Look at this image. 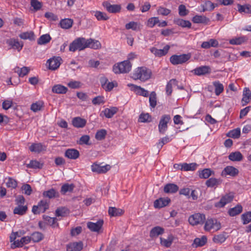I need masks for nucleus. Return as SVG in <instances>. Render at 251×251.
Listing matches in <instances>:
<instances>
[{"label":"nucleus","mask_w":251,"mask_h":251,"mask_svg":"<svg viewBox=\"0 0 251 251\" xmlns=\"http://www.w3.org/2000/svg\"><path fill=\"white\" fill-rule=\"evenodd\" d=\"M151 74V71L146 67H138L133 71L132 78L135 80L145 81L150 78Z\"/></svg>","instance_id":"nucleus-1"},{"label":"nucleus","mask_w":251,"mask_h":251,"mask_svg":"<svg viewBox=\"0 0 251 251\" xmlns=\"http://www.w3.org/2000/svg\"><path fill=\"white\" fill-rule=\"evenodd\" d=\"M131 63L129 60H126L115 64L113 66V71L116 74H126L131 71Z\"/></svg>","instance_id":"nucleus-2"},{"label":"nucleus","mask_w":251,"mask_h":251,"mask_svg":"<svg viewBox=\"0 0 251 251\" xmlns=\"http://www.w3.org/2000/svg\"><path fill=\"white\" fill-rule=\"evenodd\" d=\"M204 229L210 232H216L221 228V223L216 219L208 218L205 220Z\"/></svg>","instance_id":"nucleus-3"},{"label":"nucleus","mask_w":251,"mask_h":251,"mask_svg":"<svg viewBox=\"0 0 251 251\" xmlns=\"http://www.w3.org/2000/svg\"><path fill=\"white\" fill-rule=\"evenodd\" d=\"M86 39L84 38H78L71 43L69 46V50L75 52L76 50H81L87 48Z\"/></svg>","instance_id":"nucleus-4"},{"label":"nucleus","mask_w":251,"mask_h":251,"mask_svg":"<svg viewBox=\"0 0 251 251\" xmlns=\"http://www.w3.org/2000/svg\"><path fill=\"white\" fill-rule=\"evenodd\" d=\"M171 117L170 115L165 114L161 117L158 124V130L160 133L164 134L168 129V124L171 122Z\"/></svg>","instance_id":"nucleus-5"},{"label":"nucleus","mask_w":251,"mask_h":251,"mask_svg":"<svg viewBox=\"0 0 251 251\" xmlns=\"http://www.w3.org/2000/svg\"><path fill=\"white\" fill-rule=\"evenodd\" d=\"M205 220V215L200 213H195L190 216L188 219L189 223L192 226L202 225Z\"/></svg>","instance_id":"nucleus-6"},{"label":"nucleus","mask_w":251,"mask_h":251,"mask_svg":"<svg viewBox=\"0 0 251 251\" xmlns=\"http://www.w3.org/2000/svg\"><path fill=\"white\" fill-rule=\"evenodd\" d=\"M190 58L189 54H183L180 55H173L170 58L171 63L173 65H177L184 63Z\"/></svg>","instance_id":"nucleus-7"},{"label":"nucleus","mask_w":251,"mask_h":251,"mask_svg":"<svg viewBox=\"0 0 251 251\" xmlns=\"http://www.w3.org/2000/svg\"><path fill=\"white\" fill-rule=\"evenodd\" d=\"M61 58L59 56H53L48 59L47 64L49 66V69L52 71L57 69L61 64Z\"/></svg>","instance_id":"nucleus-8"},{"label":"nucleus","mask_w":251,"mask_h":251,"mask_svg":"<svg viewBox=\"0 0 251 251\" xmlns=\"http://www.w3.org/2000/svg\"><path fill=\"white\" fill-rule=\"evenodd\" d=\"M91 168L93 172L97 174H104L110 169L111 166L108 164L100 166V164L94 163L91 165Z\"/></svg>","instance_id":"nucleus-9"},{"label":"nucleus","mask_w":251,"mask_h":251,"mask_svg":"<svg viewBox=\"0 0 251 251\" xmlns=\"http://www.w3.org/2000/svg\"><path fill=\"white\" fill-rule=\"evenodd\" d=\"M234 196L232 193H229L222 197L220 201L215 204L217 207H223L226 204L231 202L233 199Z\"/></svg>","instance_id":"nucleus-10"},{"label":"nucleus","mask_w":251,"mask_h":251,"mask_svg":"<svg viewBox=\"0 0 251 251\" xmlns=\"http://www.w3.org/2000/svg\"><path fill=\"white\" fill-rule=\"evenodd\" d=\"M239 173L238 170L230 166H226L222 171L221 173V176L226 177V176H230L232 177L236 176Z\"/></svg>","instance_id":"nucleus-11"},{"label":"nucleus","mask_w":251,"mask_h":251,"mask_svg":"<svg viewBox=\"0 0 251 251\" xmlns=\"http://www.w3.org/2000/svg\"><path fill=\"white\" fill-rule=\"evenodd\" d=\"M83 247L81 241L70 243L66 246L67 251H80Z\"/></svg>","instance_id":"nucleus-12"},{"label":"nucleus","mask_w":251,"mask_h":251,"mask_svg":"<svg viewBox=\"0 0 251 251\" xmlns=\"http://www.w3.org/2000/svg\"><path fill=\"white\" fill-rule=\"evenodd\" d=\"M169 45H166L163 49H157L155 47H152L150 49V51L151 53L154 54L155 56L161 57L166 55L170 49Z\"/></svg>","instance_id":"nucleus-13"},{"label":"nucleus","mask_w":251,"mask_h":251,"mask_svg":"<svg viewBox=\"0 0 251 251\" xmlns=\"http://www.w3.org/2000/svg\"><path fill=\"white\" fill-rule=\"evenodd\" d=\"M6 44L11 46L13 49H16L20 51L24 46L22 42H19L17 39L11 38L7 40Z\"/></svg>","instance_id":"nucleus-14"},{"label":"nucleus","mask_w":251,"mask_h":251,"mask_svg":"<svg viewBox=\"0 0 251 251\" xmlns=\"http://www.w3.org/2000/svg\"><path fill=\"white\" fill-rule=\"evenodd\" d=\"M192 72L195 75L200 76L209 74L211 72V69L208 66H202L195 68Z\"/></svg>","instance_id":"nucleus-15"},{"label":"nucleus","mask_w":251,"mask_h":251,"mask_svg":"<svg viewBox=\"0 0 251 251\" xmlns=\"http://www.w3.org/2000/svg\"><path fill=\"white\" fill-rule=\"evenodd\" d=\"M118 111L116 107H110L105 108L100 114L101 117L104 116L107 118H111Z\"/></svg>","instance_id":"nucleus-16"},{"label":"nucleus","mask_w":251,"mask_h":251,"mask_svg":"<svg viewBox=\"0 0 251 251\" xmlns=\"http://www.w3.org/2000/svg\"><path fill=\"white\" fill-rule=\"evenodd\" d=\"M103 5L106 10L110 13H118L121 9V6L119 4H111L109 2H104L103 3Z\"/></svg>","instance_id":"nucleus-17"},{"label":"nucleus","mask_w":251,"mask_h":251,"mask_svg":"<svg viewBox=\"0 0 251 251\" xmlns=\"http://www.w3.org/2000/svg\"><path fill=\"white\" fill-rule=\"evenodd\" d=\"M128 86L131 87V90L140 96L147 97L149 95V92L140 86L132 84H128Z\"/></svg>","instance_id":"nucleus-18"},{"label":"nucleus","mask_w":251,"mask_h":251,"mask_svg":"<svg viewBox=\"0 0 251 251\" xmlns=\"http://www.w3.org/2000/svg\"><path fill=\"white\" fill-rule=\"evenodd\" d=\"M170 201L169 198H161L154 201V206L156 208H161L168 205Z\"/></svg>","instance_id":"nucleus-19"},{"label":"nucleus","mask_w":251,"mask_h":251,"mask_svg":"<svg viewBox=\"0 0 251 251\" xmlns=\"http://www.w3.org/2000/svg\"><path fill=\"white\" fill-rule=\"evenodd\" d=\"M103 224L102 220H99L96 223L90 222L87 223V227L92 231L98 232L101 228Z\"/></svg>","instance_id":"nucleus-20"},{"label":"nucleus","mask_w":251,"mask_h":251,"mask_svg":"<svg viewBox=\"0 0 251 251\" xmlns=\"http://www.w3.org/2000/svg\"><path fill=\"white\" fill-rule=\"evenodd\" d=\"M251 100V92L249 88H245L243 91V98L242 99V104L246 105Z\"/></svg>","instance_id":"nucleus-21"},{"label":"nucleus","mask_w":251,"mask_h":251,"mask_svg":"<svg viewBox=\"0 0 251 251\" xmlns=\"http://www.w3.org/2000/svg\"><path fill=\"white\" fill-rule=\"evenodd\" d=\"M65 155L69 159H76L78 158L79 156V152L77 150L70 149L66 151Z\"/></svg>","instance_id":"nucleus-22"},{"label":"nucleus","mask_w":251,"mask_h":251,"mask_svg":"<svg viewBox=\"0 0 251 251\" xmlns=\"http://www.w3.org/2000/svg\"><path fill=\"white\" fill-rule=\"evenodd\" d=\"M68 88L65 86L61 84L54 85L52 87V92L58 94H65L68 91Z\"/></svg>","instance_id":"nucleus-23"},{"label":"nucleus","mask_w":251,"mask_h":251,"mask_svg":"<svg viewBox=\"0 0 251 251\" xmlns=\"http://www.w3.org/2000/svg\"><path fill=\"white\" fill-rule=\"evenodd\" d=\"M43 196L44 197L48 198L49 199H53L58 198L59 194L56 190L51 188L47 191H45L43 193Z\"/></svg>","instance_id":"nucleus-24"},{"label":"nucleus","mask_w":251,"mask_h":251,"mask_svg":"<svg viewBox=\"0 0 251 251\" xmlns=\"http://www.w3.org/2000/svg\"><path fill=\"white\" fill-rule=\"evenodd\" d=\"M87 48H90L95 50L99 49L101 47L100 43L98 41L91 38L86 39Z\"/></svg>","instance_id":"nucleus-25"},{"label":"nucleus","mask_w":251,"mask_h":251,"mask_svg":"<svg viewBox=\"0 0 251 251\" xmlns=\"http://www.w3.org/2000/svg\"><path fill=\"white\" fill-rule=\"evenodd\" d=\"M219 43L217 40L214 39H211L207 41L202 42L201 47L203 49H209L210 47H217Z\"/></svg>","instance_id":"nucleus-26"},{"label":"nucleus","mask_w":251,"mask_h":251,"mask_svg":"<svg viewBox=\"0 0 251 251\" xmlns=\"http://www.w3.org/2000/svg\"><path fill=\"white\" fill-rule=\"evenodd\" d=\"M178 187L174 183H168L164 188V191L166 193H175L178 190Z\"/></svg>","instance_id":"nucleus-27"},{"label":"nucleus","mask_w":251,"mask_h":251,"mask_svg":"<svg viewBox=\"0 0 251 251\" xmlns=\"http://www.w3.org/2000/svg\"><path fill=\"white\" fill-rule=\"evenodd\" d=\"M27 210V205H17L13 210V213L20 216H23L26 213Z\"/></svg>","instance_id":"nucleus-28"},{"label":"nucleus","mask_w":251,"mask_h":251,"mask_svg":"<svg viewBox=\"0 0 251 251\" xmlns=\"http://www.w3.org/2000/svg\"><path fill=\"white\" fill-rule=\"evenodd\" d=\"M86 120L80 117L74 118L72 121L73 125L77 128L83 127L86 125Z\"/></svg>","instance_id":"nucleus-29"},{"label":"nucleus","mask_w":251,"mask_h":251,"mask_svg":"<svg viewBox=\"0 0 251 251\" xmlns=\"http://www.w3.org/2000/svg\"><path fill=\"white\" fill-rule=\"evenodd\" d=\"M29 149L31 152L40 153L45 150L46 147L41 143H33L29 147Z\"/></svg>","instance_id":"nucleus-30"},{"label":"nucleus","mask_w":251,"mask_h":251,"mask_svg":"<svg viewBox=\"0 0 251 251\" xmlns=\"http://www.w3.org/2000/svg\"><path fill=\"white\" fill-rule=\"evenodd\" d=\"M192 21L196 24H207L209 21V19L205 16L197 15L193 17Z\"/></svg>","instance_id":"nucleus-31"},{"label":"nucleus","mask_w":251,"mask_h":251,"mask_svg":"<svg viewBox=\"0 0 251 251\" xmlns=\"http://www.w3.org/2000/svg\"><path fill=\"white\" fill-rule=\"evenodd\" d=\"M125 27L126 29H131L134 31H139L141 30L142 25L139 23L132 21L126 24Z\"/></svg>","instance_id":"nucleus-32"},{"label":"nucleus","mask_w":251,"mask_h":251,"mask_svg":"<svg viewBox=\"0 0 251 251\" xmlns=\"http://www.w3.org/2000/svg\"><path fill=\"white\" fill-rule=\"evenodd\" d=\"M164 232L163 228L157 226L151 229L150 231V236L151 238L156 237L159 235L162 234Z\"/></svg>","instance_id":"nucleus-33"},{"label":"nucleus","mask_w":251,"mask_h":251,"mask_svg":"<svg viewBox=\"0 0 251 251\" xmlns=\"http://www.w3.org/2000/svg\"><path fill=\"white\" fill-rule=\"evenodd\" d=\"M214 174V172L210 169H204L199 171V176L201 178H208Z\"/></svg>","instance_id":"nucleus-34"},{"label":"nucleus","mask_w":251,"mask_h":251,"mask_svg":"<svg viewBox=\"0 0 251 251\" xmlns=\"http://www.w3.org/2000/svg\"><path fill=\"white\" fill-rule=\"evenodd\" d=\"M174 239V236L172 234L169 235L167 239L160 237V243L161 245L168 248L172 245Z\"/></svg>","instance_id":"nucleus-35"},{"label":"nucleus","mask_w":251,"mask_h":251,"mask_svg":"<svg viewBox=\"0 0 251 251\" xmlns=\"http://www.w3.org/2000/svg\"><path fill=\"white\" fill-rule=\"evenodd\" d=\"M228 159L232 161H240L243 159V155L240 151L231 152Z\"/></svg>","instance_id":"nucleus-36"},{"label":"nucleus","mask_w":251,"mask_h":251,"mask_svg":"<svg viewBox=\"0 0 251 251\" xmlns=\"http://www.w3.org/2000/svg\"><path fill=\"white\" fill-rule=\"evenodd\" d=\"M227 234L226 232L215 235L213 238V241L215 243H222L225 241L227 238Z\"/></svg>","instance_id":"nucleus-37"},{"label":"nucleus","mask_w":251,"mask_h":251,"mask_svg":"<svg viewBox=\"0 0 251 251\" xmlns=\"http://www.w3.org/2000/svg\"><path fill=\"white\" fill-rule=\"evenodd\" d=\"M221 183L222 180L220 179L211 177L206 180L205 184L208 187H213L220 185Z\"/></svg>","instance_id":"nucleus-38"},{"label":"nucleus","mask_w":251,"mask_h":251,"mask_svg":"<svg viewBox=\"0 0 251 251\" xmlns=\"http://www.w3.org/2000/svg\"><path fill=\"white\" fill-rule=\"evenodd\" d=\"M198 165L195 163L187 164L186 163H182L181 171H194L196 169Z\"/></svg>","instance_id":"nucleus-39"},{"label":"nucleus","mask_w":251,"mask_h":251,"mask_svg":"<svg viewBox=\"0 0 251 251\" xmlns=\"http://www.w3.org/2000/svg\"><path fill=\"white\" fill-rule=\"evenodd\" d=\"M108 213L111 216H119L124 213V211L120 208L110 207L108 209Z\"/></svg>","instance_id":"nucleus-40"},{"label":"nucleus","mask_w":251,"mask_h":251,"mask_svg":"<svg viewBox=\"0 0 251 251\" xmlns=\"http://www.w3.org/2000/svg\"><path fill=\"white\" fill-rule=\"evenodd\" d=\"M201 6L202 7L201 12L212 11L215 7L214 4L209 0L206 1L204 3L201 4Z\"/></svg>","instance_id":"nucleus-41"},{"label":"nucleus","mask_w":251,"mask_h":251,"mask_svg":"<svg viewBox=\"0 0 251 251\" xmlns=\"http://www.w3.org/2000/svg\"><path fill=\"white\" fill-rule=\"evenodd\" d=\"M73 21L71 19H64L61 20L60 22V25L61 28L64 29H69L73 25Z\"/></svg>","instance_id":"nucleus-42"},{"label":"nucleus","mask_w":251,"mask_h":251,"mask_svg":"<svg viewBox=\"0 0 251 251\" xmlns=\"http://www.w3.org/2000/svg\"><path fill=\"white\" fill-rule=\"evenodd\" d=\"M177 81L175 79H172L168 82L166 87V92L168 95L172 94L173 86L177 85Z\"/></svg>","instance_id":"nucleus-43"},{"label":"nucleus","mask_w":251,"mask_h":251,"mask_svg":"<svg viewBox=\"0 0 251 251\" xmlns=\"http://www.w3.org/2000/svg\"><path fill=\"white\" fill-rule=\"evenodd\" d=\"M174 22L178 25L181 26L182 27L190 28L191 26V23L189 21L176 19L174 20Z\"/></svg>","instance_id":"nucleus-44"},{"label":"nucleus","mask_w":251,"mask_h":251,"mask_svg":"<svg viewBox=\"0 0 251 251\" xmlns=\"http://www.w3.org/2000/svg\"><path fill=\"white\" fill-rule=\"evenodd\" d=\"M242 211V207L240 205H237L233 208H230L228 213L230 216H235L239 214Z\"/></svg>","instance_id":"nucleus-45"},{"label":"nucleus","mask_w":251,"mask_h":251,"mask_svg":"<svg viewBox=\"0 0 251 251\" xmlns=\"http://www.w3.org/2000/svg\"><path fill=\"white\" fill-rule=\"evenodd\" d=\"M43 166V164L36 160H31L29 164H27V167L29 168L34 169H41Z\"/></svg>","instance_id":"nucleus-46"},{"label":"nucleus","mask_w":251,"mask_h":251,"mask_svg":"<svg viewBox=\"0 0 251 251\" xmlns=\"http://www.w3.org/2000/svg\"><path fill=\"white\" fill-rule=\"evenodd\" d=\"M74 187L75 186L73 184L66 183L62 186L60 192L62 194L65 195L67 192H72Z\"/></svg>","instance_id":"nucleus-47"},{"label":"nucleus","mask_w":251,"mask_h":251,"mask_svg":"<svg viewBox=\"0 0 251 251\" xmlns=\"http://www.w3.org/2000/svg\"><path fill=\"white\" fill-rule=\"evenodd\" d=\"M19 37L24 40L28 39L32 41L35 39L34 34L32 31L23 32L19 35Z\"/></svg>","instance_id":"nucleus-48"},{"label":"nucleus","mask_w":251,"mask_h":251,"mask_svg":"<svg viewBox=\"0 0 251 251\" xmlns=\"http://www.w3.org/2000/svg\"><path fill=\"white\" fill-rule=\"evenodd\" d=\"M29 69L27 67H23L21 68L17 67L15 69V72H17L20 77H23L29 73Z\"/></svg>","instance_id":"nucleus-49"},{"label":"nucleus","mask_w":251,"mask_h":251,"mask_svg":"<svg viewBox=\"0 0 251 251\" xmlns=\"http://www.w3.org/2000/svg\"><path fill=\"white\" fill-rule=\"evenodd\" d=\"M37 205L39 208V211L41 213L45 212L49 207V203L46 200H41L38 202Z\"/></svg>","instance_id":"nucleus-50"},{"label":"nucleus","mask_w":251,"mask_h":251,"mask_svg":"<svg viewBox=\"0 0 251 251\" xmlns=\"http://www.w3.org/2000/svg\"><path fill=\"white\" fill-rule=\"evenodd\" d=\"M158 23H159L158 17H151L148 20L146 25L150 28H153L156 25H157Z\"/></svg>","instance_id":"nucleus-51"},{"label":"nucleus","mask_w":251,"mask_h":251,"mask_svg":"<svg viewBox=\"0 0 251 251\" xmlns=\"http://www.w3.org/2000/svg\"><path fill=\"white\" fill-rule=\"evenodd\" d=\"M215 87V93L217 96H219L224 91V86L219 81L213 82Z\"/></svg>","instance_id":"nucleus-52"},{"label":"nucleus","mask_w":251,"mask_h":251,"mask_svg":"<svg viewBox=\"0 0 251 251\" xmlns=\"http://www.w3.org/2000/svg\"><path fill=\"white\" fill-rule=\"evenodd\" d=\"M94 16L96 17V18L99 21L103 20L105 21L109 19V17L107 16L106 14L99 11H94Z\"/></svg>","instance_id":"nucleus-53"},{"label":"nucleus","mask_w":251,"mask_h":251,"mask_svg":"<svg viewBox=\"0 0 251 251\" xmlns=\"http://www.w3.org/2000/svg\"><path fill=\"white\" fill-rule=\"evenodd\" d=\"M51 40V37L49 34H44L42 35L38 40L39 45H43L48 43Z\"/></svg>","instance_id":"nucleus-54"},{"label":"nucleus","mask_w":251,"mask_h":251,"mask_svg":"<svg viewBox=\"0 0 251 251\" xmlns=\"http://www.w3.org/2000/svg\"><path fill=\"white\" fill-rule=\"evenodd\" d=\"M150 105L152 108H154L156 105V95L155 92L151 93L149 97Z\"/></svg>","instance_id":"nucleus-55"},{"label":"nucleus","mask_w":251,"mask_h":251,"mask_svg":"<svg viewBox=\"0 0 251 251\" xmlns=\"http://www.w3.org/2000/svg\"><path fill=\"white\" fill-rule=\"evenodd\" d=\"M82 83L79 81L71 80L68 83L67 85L71 89H78L82 86Z\"/></svg>","instance_id":"nucleus-56"},{"label":"nucleus","mask_w":251,"mask_h":251,"mask_svg":"<svg viewBox=\"0 0 251 251\" xmlns=\"http://www.w3.org/2000/svg\"><path fill=\"white\" fill-rule=\"evenodd\" d=\"M30 238L34 242H38L43 239V235L40 232H35L31 234Z\"/></svg>","instance_id":"nucleus-57"},{"label":"nucleus","mask_w":251,"mask_h":251,"mask_svg":"<svg viewBox=\"0 0 251 251\" xmlns=\"http://www.w3.org/2000/svg\"><path fill=\"white\" fill-rule=\"evenodd\" d=\"M246 41V37H240L238 38H235L233 39H231L229 41V43L231 45H241Z\"/></svg>","instance_id":"nucleus-58"},{"label":"nucleus","mask_w":251,"mask_h":251,"mask_svg":"<svg viewBox=\"0 0 251 251\" xmlns=\"http://www.w3.org/2000/svg\"><path fill=\"white\" fill-rule=\"evenodd\" d=\"M43 106V102L41 101H37L31 104L30 109L33 112L40 111Z\"/></svg>","instance_id":"nucleus-59"},{"label":"nucleus","mask_w":251,"mask_h":251,"mask_svg":"<svg viewBox=\"0 0 251 251\" xmlns=\"http://www.w3.org/2000/svg\"><path fill=\"white\" fill-rule=\"evenodd\" d=\"M151 121V117L148 113H142L139 116V122H150Z\"/></svg>","instance_id":"nucleus-60"},{"label":"nucleus","mask_w":251,"mask_h":251,"mask_svg":"<svg viewBox=\"0 0 251 251\" xmlns=\"http://www.w3.org/2000/svg\"><path fill=\"white\" fill-rule=\"evenodd\" d=\"M240 133V128H237L230 131L228 133V136L230 137L237 139L239 137Z\"/></svg>","instance_id":"nucleus-61"},{"label":"nucleus","mask_w":251,"mask_h":251,"mask_svg":"<svg viewBox=\"0 0 251 251\" xmlns=\"http://www.w3.org/2000/svg\"><path fill=\"white\" fill-rule=\"evenodd\" d=\"M171 12V10L162 6H159L157 9L158 14L162 16H167L170 14Z\"/></svg>","instance_id":"nucleus-62"},{"label":"nucleus","mask_w":251,"mask_h":251,"mask_svg":"<svg viewBox=\"0 0 251 251\" xmlns=\"http://www.w3.org/2000/svg\"><path fill=\"white\" fill-rule=\"evenodd\" d=\"M106 133V131L105 129H100L96 132L95 138L98 140H101L105 138Z\"/></svg>","instance_id":"nucleus-63"},{"label":"nucleus","mask_w":251,"mask_h":251,"mask_svg":"<svg viewBox=\"0 0 251 251\" xmlns=\"http://www.w3.org/2000/svg\"><path fill=\"white\" fill-rule=\"evenodd\" d=\"M242 219L244 225H246L251 222V211L243 214Z\"/></svg>","instance_id":"nucleus-64"}]
</instances>
